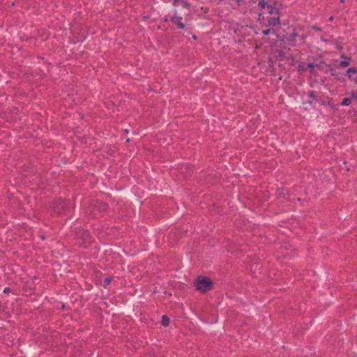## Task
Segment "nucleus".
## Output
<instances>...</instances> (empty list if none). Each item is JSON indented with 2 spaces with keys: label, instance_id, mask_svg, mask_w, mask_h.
Returning <instances> with one entry per match:
<instances>
[{
  "label": "nucleus",
  "instance_id": "f257e3e1",
  "mask_svg": "<svg viewBox=\"0 0 357 357\" xmlns=\"http://www.w3.org/2000/svg\"><path fill=\"white\" fill-rule=\"evenodd\" d=\"M194 284L197 290H205L206 289L215 288L214 282L208 277L199 275L195 280Z\"/></svg>",
  "mask_w": 357,
  "mask_h": 357
},
{
  "label": "nucleus",
  "instance_id": "f03ea898",
  "mask_svg": "<svg viewBox=\"0 0 357 357\" xmlns=\"http://www.w3.org/2000/svg\"><path fill=\"white\" fill-rule=\"evenodd\" d=\"M183 18L182 17H180V16H178L176 15H174L173 16H168L165 18V22H167V21H171L172 22H173L174 24L177 25V26L181 29H185V24L183 22Z\"/></svg>",
  "mask_w": 357,
  "mask_h": 357
},
{
  "label": "nucleus",
  "instance_id": "7ed1b4c3",
  "mask_svg": "<svg viewBox=\"0 0 357 357\" xmlns=\"http://www.w3.org/2000/svg\"><path fill=\"white\" fill-rule=\"evenodd\" d=\"M69 202H66L63 199H59L56 202V205L54 206V212L58 214H61L65 212L66 208L69 205Z\"/></svg>",
  "mask_w": 357,
  "mask_h": 357
},
{
  "label": "nucleus",
  "instance_id": "20e7f679",
  "mask_svg": "<svg viewBox=\"0 0 357 357\" xmlns=\"http://www.w3.org/2000/svg\"><path fill=\"white\" fill-rule=\"evenodd\" d=\"M227 4L230 6L233 9H238L241 7H243V13H246L245 6V0H229L227 2Z\"/></svg>",
  "mask_w": 357,
  "mask_h": 357
},
{
  "label": "nucleus",
  "instance_id": "39448f33",
  "mask_svg": "<svg viewBox=\"0 0 357 357\" xmlns=\"http://www.w3.org/2000/svg\"><path fill=\"white\" fill-rule=\"evenodd\" d=\"M348 77L357 83V68H349L347 70Z\"/></svg>",
  "mask_w": 357,
  "mask_h": 357
},
{
  "label": "nucleus",
  "instance_id": "423d86ee",
  "mask_svg": "<svg viewBox=\"0 0 357 357\" xmlns=\"http://www.w3.org/2000/svg\"><path fill=\"white\" fill-rule=\"evenodd\" d=\"M341 58L344 59V60L341 61L340 63V66L341 67H347L351 63V58L348 57L344 54L341 56Z\"/></svg>",
  "mask_w": 357,
  "mask_h": 357
},
{
  "label": "nucleus",
  "instance_id": "0eeeda50",
  "mask_svg": "<svg viewBox=\"0 0 357 357\" xmlns=\"http://www.w3.org/2000/svg\"><path fill=\"white\" fill-rule=\"evenodd\" d=\"M266 29L262 31V33L265 36H268L270 33L275 34V31L273 29L274 27H266Z\"/></svg>",
  "mask_w": 357,
  "mask_h": 357
},
{
  "label": "nucleus",
  "instance_id": "6e6552de",
  "mask_svg": "<svg viewBox=\"0 0 357 357\" xmlns=\"http://www.w3.org/2000/svg\"><path fill=\"white\" fill-rule=\"evenodd\" d=\"M83 237L84 239V241L83 243L84 246H86V245L89 243V234L86 231L83 232Z\"/></svg>",
  "mask_w": 357,
  "mask_h": 357
},
{
  "label": "nucleus",
  "instance_id": "1a4fd4ad",
  "mask_svg": "<svg viewBox=\"0 0 357 357\" xmlns=\"http://www.w3.org/2000/svg\"><path fill=\"white\" fill-rule=\"evenodd\" d=\"M162 324L164 326H167L169 325V317L167 316V315H163L162 316V321H161Z\"/></svg>",
  "mask_w": 357,
  "mask_h": 357
},
{
  "label": "nucleus",
  "instance_id": "9d476101",
  "mask_svg": "<svg viewBox=\"0 0 357 357\" xmlns=\"http://www.w3.org/2000/svg\"><path fill=\"white\" fill-rule=\"evenodd\" d=\"M113 280V278L112 277H107L106 278L105 280H104V282H103V287L104 288H107L109 285V284L112 282V280Z\"/></svg>",
  "mask_w": 357,
  "mask_h": 357
},
{
  "label": "nucleus",
  "instance_id": "9b49d317",
  "mask_svg": "<svg viewBox=\"0 0 357 357\" xmlns=\"http://www.w3.org/2000/svg\"><path fill=\"white\" fill-rule=\"evenodd\" d=\"M351 100L350 98H345L342 100L341 105L342 106H348L351 104Z\"/></svg>",
  "mask_w": 357,
  "mask_h": 357
},
{
  "label": "nucleus",
  "instance_id": "f8f14e48",
  "mask_svg": "<svg viewBox=\"0 0 357 357\" xmlns=\"http://www.w3.org/2000/svg\"><path fill=\"white\" fill-rule=\"evenodd\" d=\"M278 196H280V195H283L284 196L285 195H287V191L285 189H282L278 191Z\"/></svg>",
  "mask_w": 357,
  "mask_h": 357
},
{
  "label": "nucleus",
  "instance_id": "ddd939ff",
  "mask_svg": "<svg viewBox=\"0 0 357 357\" xmlns=\"http://www.w3.org/2000/svg\"><path fill=\"white\" fill-rule=\"evenodd\" d=\"M312 29L314 30V31H321V29L320 27L317 26H312Z\"/></svg>",
  "mask_w": 357,
  "mask_h": 357
},
{
  "label": "nucleus",
  "instance_id": "4468645a",
  "mask_svg": "<svg viewBox=\"0 0 357 357\" xmlns=\"http://www.w3.org/2000/svg\"><path fill=\"white\" fill-rule=\"evenodd\" d=\"M337 49H338L339 50H342V46L337 45Z\"/></svg>",
  "mask_w": 357,
  "mask_h": 357
},
{
  "label": "nucleus",
  "instance_id": "2eb2a0df",
  "mask_svg": "<svg viewBox=\"0 0 357 357\" xmlns=\"http://www.w3.org/2000/svg\"><path fill=\"white\" fill-rule=\"evenodd\" d=\"M310 96V97H314V91H311L310 93H309Z\"/></svg>",
  "mask_w": 357,
  "mask_h": 357
},
{
  "label": "nucleus",
  "instance_id": "dca6fc26",
  "mask_svg": "<svg viewBox=\"0 0 357 357\" xmlns=\"http://www.w3.org/2000/svg\"><path fill=\"white\" fill-rule=\"evenodd\" d=\"M333 20V16L330 17H329V21L332 22Z\"/></svg>",
  "mask_w": 357,
  "mask_h": 357
},
{
  "label": "nucleus",
  "instance_id": "f3484780",
  "mask_svg": "<svg viewBox=\"0 0 357 357\" xmlns=\"http://www.w3.org/2000/svg\"><path fill=\"white\" fill-rule=\"evenodd\" d=\"M3 290L7 291V290H10V289H9V288L6 287Z\"/></svg>",
  "mask_w": 357,
  "mask_h": 357
},
{
  "label": "nucleus",
  "instance_id": "a211bd4d",
  "mask_svg": "<svg viewBox=\"0 0 357 357\" xmlns=\"http://www.w3.org/2000/svg\"><path fill=\"white\" fill-rule=\"evenodd\" d=\"M340 2H341V3H344V0H340Z\"/></svg>",
  "mask_w": 357,
  "mask_h": 357
},
{
  "label": "nucleus",
  "instance_id": "6ab92c4d",
  "mask_svg": "<svg viewBox=\"0 0 357 357\" xmlns=\"http://www.w3.org/2000/svg\"><path fill=\"white\" fill-rule=\"evenodd\" d=\"M293 36H294V37H296V33H294V34H293Z\"/></svg>",
  "mask_w": 357,
  "mask_h": 357
}]
</instances>
